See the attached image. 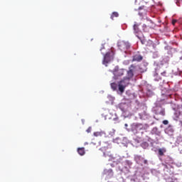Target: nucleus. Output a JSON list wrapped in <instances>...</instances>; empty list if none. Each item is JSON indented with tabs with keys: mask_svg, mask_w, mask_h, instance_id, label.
Wrapping results in <instances>:
<instances>
[{
	"mask_svg": "<svg viewBox=\"0 0 182 182\" xmlns=\"http://www.w3.org/2000/svg\"><path fill=\"white\" fill-rule=\"evenodd\" d=\"M113 59H114V52L110 50L104 55L102 63L105 65V66H107V63H110Z\"/></svg>",
	"mask_w": 182,
	"mask_h": 182,
	"instance_id": "1",
	"label": "nucleus"
},
{
	"mask_svg": "<svg viewBox=\"0 0 182 182\" xmlns=\"http://www.w3.org/2000/svg\"><path fill=\"white\" fill-rule=\"evenodd\" d=\"M130 83V80H128V78H124V80H122L118 82V90L120 91L121 93L124 92V90L127 86H129V84Z\"/></svg>",
	"mask_w": 182,
	"mask_h": 182,
	"instance_id": "2",
	"label": "nucleus"
},
{
	"mask_svg": "<svg viewBox=\"0 0 182 182\" xmlns=\"http://www.w3.org/2000/svg\"><path fill=\"white\" fill-rule=\"evenodd\" d=\"M100 150L103 152L104 156L107 159L108 161H113V160H114V157H113V155L110 151H109V148L104 146Z\"/></svg>",
	"mask_w": 182,
	"mask_h": 182,
	"instance_id": "3",
	"label": "nucleus"
},
{
	"mask_svg": "<svg viewBox=\"0 0 182 182\" xmlns=\"http://www.w3.org/2000/svg\"><path fill=\"white\" fill-rule=\"evenodd\" d=\"M118 48L122 52H126V50H127L128 49H130V43L124 41H119Z\"/></svg>",
	"mask_w": 182,
	"mask_h": 182,
	"instance_id": "4",
	"label": "nucleus"
},
{
	"mask_svg": "<svg viewBox=\"0 0 182 182\" xmlns=\"http://www.w3.org/2000/svg\"><path fill=\"white\" fill-rule=\"evenodd\" d=\"M132 127L136 132H141V133H143L144 131L147 130V124H133Z\"/></svg>",
	"mask_w": 182,
	"mask_h": 182,
	"instance_id": "5",
	"label": "nucleus"
},
{
	"mask_svg": "<svg viewBox=\"0 0 182 182\" xmlns=\"http://www.w3.org/2000/svg\"><path fill=\"white\" fill-rule=\"evenodd\" d=\"M134 72H136V66L134 65H131L127 70V79L129 80L133 79V76H134Z\"/></svg>",
	"mask_w": 182,
	"mask_h": 182,
	"instance_id": "6",
	"label": "nucleus"
},
{
	"mask_svg": "<svg viewBox=\"0 0 182 182\" xmlns=\"http://www.w3.org/2000/svg\"><path fill=\"white\" fill-rule=\"evenodd\" d=\"M134 160L136 161V163H137V164H141V166H143V164L145 165L149 164V161H147V159H145L144 157H142L140 155H136L134 156Z\"/></svg>",
	"mask_w": 182,
	"mask_h": 182,
	"instance_id": "7",
	"label": "nucleus"
},
{
	"mask_svg": "<svg viewBox=\"0 0 182 182\" xmlns=\"http://www.w3.org/2000/svg\"><path fill=\"white\" fill-rule=\"evenodd\" d=\"M113 73H114V79H117V77L120 76H123L124 75V71L122 69L115 68L114 70Z\"/></svg>",
	"mask_w": 182,
	"mask_h": 182,
	"instance_id": "8",
	"label": "nucleus"
},
{
	"mask_svg": "<svg viewBox=\"0 0 182 182\" xmlns=\"http://www.w3.org/2000/svg\"><path fill=\"white\" fill-rule=\"evenodd\" d=\"M147 14V10L144 6L139 8V16H144V15Z\"/></svg>",
	"mask_w": 182,
	"mask_h": 182,
	"instance_id": "9",
	"label": "nucleus"
},
{
	"mask_svg": "<svg viewBox=\"0 0 182 182\" xmlns=\"http://www.w3.org/2000/svg\"><path fill=\"white\" fill-rule=\"evenodd\" d=\"M143 60V56L140 54H136L132 57V62H141Z\"/></svg>",
	"mask_w": 182,
	"mask_h": 182,
	"instance_id": "10",
	"label": "nucleus"
},
{
	"mask_svg": "<svg viewBox=\"0 0 182 182\" xmlns=\"http://www.w3.org/2000/svg\"><path fill=\"white\" fill-rule=\"evenodd\" d=\"M166 151H167V150H166V148L158 149V153L161 156H164V153H166Z\"/></svg>",
	"mask_w": 182,
	"mask_h": 182,
	"instance_id": "11",
	"label": "nucleus"
},
{
	"mask_svg": "<svg viewBox=\"0 0 182 182\" xmlns=\"http://www.w3.org/2000/svg\"><path fill=\"white\" fill-rule=\"evenodd\" d=\"M77 153L80 154V156H85V148H78Z\"/></svg>",
	"mask_w": 182,
	"mask_h": 182,
	"instance_id": "12",
	"label": "nucleus"
},
{
	"mask_svg": "<svg viewBox=\"0 0 182 182\" xmlns=\"http://www.w3.org/2000/svg\"><path fill=\"white\" fill-rule=\"evenodd\" d=\"M103 134H105L104 132H94L93 135L95 137H102V136H103Z\"/></svg>",
	"mask_w": 182,
	"mask_h": 182,
	"instance_id": "13",
	"label": "nucleus"
},
{
	"mask_svg": "<svg viewBox=\"0 0 182 182\" xmlns=\"http://www.w3.org/2000/svg\"><path fill=\"white\" fill-rule=\"evenodd\" d=\"M114 18H119V13L114 11L111 15V19L113 21Z\"/></svg>",
	"mask_w": 182,
	"mask_h": 182,
	"instance_id": "14",
	"label": "nucleus"
},
{
	"mask_svg": "<svg viewBox=\"0 0 182 182\" xmlns=\"http://www.w3.org/2000/svg\"><path fill=\"white\" fill-rule=\"evenodd\" d=\"M134 31L135 33H139V24L137 23H134Z\"/></svg>",
	"mask_w": 182,
	"mask_h": 182,
	"instance_id": "15",
	"label": "nucleus"
},
{
	"mask_svg": "<svg viewBox=\"0 0 182 182\" xmlns=\"http://www.w3.org/2000/svg\"><path fill=\"white\" fill-rule=\"evenodd\" d=\"M118 86H119V85H117V84H116L115 82L111 83V87H112V89L114 90H117V87H118Z\"/></svg>",
	"mask_w": 182,
	"mask_h": 182,
	"instance_id": "16",
	"label": "nucleus"
},
{
	"mask_svg": "<svg viewBox=\"0 0 182 182\" xmlns=\"http://www.w3.org/2000/svg\"><path fill=\"white\" fill-rule=\"evenodd\" d=\"M154 77H155L154 80L156 82H159V80H161V77H159V74L157 73H155Z\"/></svg>",
	"mask_w": 182,
	"mask_h": 182,
	"instance_id": "17",
	"label": "nucleus"
},
{
	"mask_svg": "<svg viewBox=\"0 0 182 182\" xmlns=\"http://www.w3.org/2000/svg\"><path fill=\"white\" fill-rule=\"evenodd\" d=\"M159 114H161V116H166V110H164V109H161L159 112Z\"/></svg>",
	"mask_w": 182,
	"mask_h": 182,
	"instance_id": "18",
	"label": "nucleus"
},
{
	"mask_svg": "<svg viewBox=\"0 0 182 182\" xmlns=\"http://www.w3.org/2000/svg\"><path fill=\"white\" fill-rule=\"evenodd\" d=\"M142 28L144 32H147V26L146 24H143Z\"/></svg>",
	"mask_w": 182,
	"mask_h": 182,
	"instance_id": "19",
	"label": "nucleus"
},
{
	"mask_svg": "<svg viewBox=\"0 0 182 182\" xmlns=\"http://www.w3.org/2000/svg\"><path fill=\"white\" fill-rule=\"evenodd\" d=\"M87 133H90L92 132V128L91 127H88L87 129L86 130Z\"/></svg>",
	"mask_w": 182,
	"mask_h": 182,
	"instance_id": "20",
	"label": "nucleus"
},
{
	"mask_svg": "<svg viewBox=\"0 0 182 182\" xmlns=\"http://www.w3.org/2000/svg\"><path fill=\"white\" fill-rule=\"evenodd\" d=\"M163 124L167 125V124H168V122L167 120H164Z\"/></svg>",
	"mask_w": 182,
	"mask_h": 182,
	"instance_id": "21",
	"label": "nucleus"
},
{
	"mask_svg": "<svg viewBox=\"0 0 182 182\" xmlns=\"http://www.w3.org/2000/svg\"><path fill=\"white\" fill-rule=\"evenodd\" d=\"M176 23H177V20L173 19V20L172 21V24L176 25Z\"/></svg>",
	"mask_w": 182,
	"mask_h": 182,
	"instance_id": "22",
	"label": "nucleus"
},
{
	"mask_svg": "<svg viewBox=\"0 0 182 182\" xmlns=\"http://www.w3.org/2000/svg\"><path fill=\"white\" fill-rule=\"evenodd\" d=\"M166 71H164L163 73H161V75H162V76H166Z\"/></svg>",
	"mask_w": 182,
	"mask_h": 182,
	"instance_id": "23",
	"label": "nucleus"
},
{
	"mask_svg": "<svg viewBox=\"0 0 182 182\" xmlns=\"http://www.w3.org/2000/svg\"><path fill=\"white\" fill-rule=\"evenodd\" d=\"M85 144H87V142H86Z\"/></svg>",
	"mask_w": 182,
	"mask_h": 182,
	"instance_id": "24",
	"label": "nucleus"
}]
</instances>
